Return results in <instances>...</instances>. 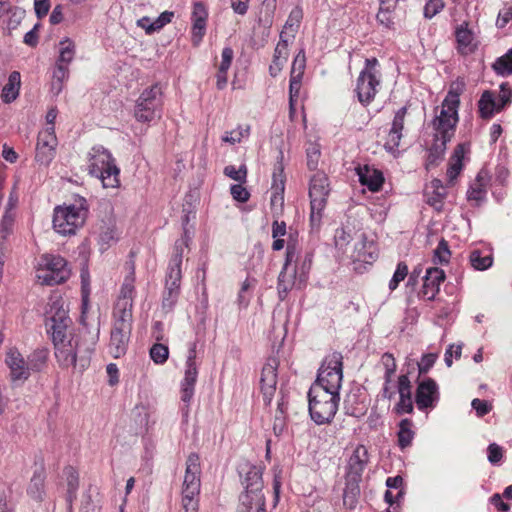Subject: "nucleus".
Instances as JSON below:
<instances>
[{
	"mask_svg": "<svg viewBox=\"0 0 512 512\" xmlns=\"http://www.w3.org/2000/svg\"><path fill=\"white\" fill-rule=\"evenodd\" d=\"M169 356V349L166 345L156 343L150 348V357L156 364H164Z\"/></svg>",
	"mask_w": 512,
	"mask_h": 512,
	"instance_id": "5fc2aeb1",
	"label": "nucleus"
},
{
	"mask_svg": "<svg viewBox=\"0 0 512 512\" xmlns=\"http://www.w3.org/2000/svg\"><path fill=\"white\" fill-rule=\"evenodd\" d=\"M349 257L353 261L372 263L377 258V248L373 241L367 240L364 234L359 235Z\"/></svg>",
	"mask_w": 512,
	"mask_h": 512,
	"instance_id": "c85d7f7f",
	"label": "nucleus"
},
{
	"mask_svg": "<svg viewBox=\"0 0 512 512\" xmlns=\"http://www.w3.org/2000/svg\"><path fill=\"white\" fill-rule=\"evenodd\" d=\"M199 494L182 493V506L185 512H198Z\"/></svg>",
	"mask_w": 512,
	"mask_h": 512,
	"instance_id": "338daca9",
	"label": "nucleus"
},
{
	"mask_svg": "<svg viewBox=\"0 0 512 512\" xmlns=\"http://www.w3.org/2000/svg\"><path fill=\"white\" fill-rule=\"evenodd\" d=\"M250 134V127L238 126L237 128L226 131L222 136V141L231 145L240 143L244 138H247Z\"/></svg>",
	"mask_w": 512,
	"mask_h": 512,
	"instance_id": "a18cd8bd",
	"label": "nucleus"
},
{
	"mask_svg": "<svg viewBox=\"0 0 512 512\" xmlns=\"http://www.w3.org/2000/svg\"><path fill=\"white\" fill-rule=\"evenodd\" d=\"M330 193V186L326 174L323 172L315 173L310 179L309 197H310V222L313 227H318L321 223L323 211L327 204V197Z\"/></svg>",
	"mask_w": 512,
	"mask_h": 512,
	"instance_id": "9b49d317",
	"label": "nucleus"
},
{
	"mask_svg": "<svg viewBox=\"0 0 512 512\" xmlns=\"http://www.w3.org/2000/svg\"><path fill=\"white\" fill-rule=\"evenodd\" d=\"M412 425L413 423L410 419H403L399 424L398 443L402 449L410 446L412 443V440L414 438Z\"/></svg>",
	"mask_w": 512,
	"mask_h": 512,
	"instance_id": "37998d69",
	"label": "nucleus"
},
{
	"mask_svg": "<svg viewBox=\"0 0 512 512\" xmlns=\"http://www.w3.org/2000/svg\"><path fill=\"white\" fill-rule=\"evenodd\" d=\"M335 246L338 250L342 251V253H348V245L352 239L351 234L347 232L345 229H337L335 233Z\"/></svg>",
	"mask_w": 512,
	"mask_h": 512,
	"instance_id": "bf43d9fd",
	"label": "nucleus"
},
{
	"mask_svg": "<svg viewBox=\"0 0 512 512\" xmlns=\"http://www.w3.org/2000/svg\"><path fill=\"white\" fill-rule=\"evenodd\" d=\"M196 342L189 344L188 355L184 367V377L180 384L181 401L184 403L182 412L188 416L189 406L194 397L199 365L196 362Z\"/></svg>",
	"mask_w": 512,
	"mask_h": 512,
	"instance_id": "ddd939ff",
	"label": "nucleus"
},
{
	"mask_svg": "<svg viewBox=\"0 0 512 512\" xmlns=\"http://www.w3.org/2000/svg\"><path fill=\"white\" fill-rule=\"evenodd\" d=\"M58 141L55 127L49 126L39 132L35 159L42 165L48 166L56 155Z\"/></svg>",
	"mask_w": 512,
	"mask_h": 512,
	"instance_id": "dca6fc26",
	"label": "nucleus"
},
{
	"mask_svg": "<svg viewBox=\"0 0 512 512\" xmlns=\"http://www.w3.org/2000/svg\"><path fill=\"white\" fill-rule=\"evenodd\" d=\"M302 18L303 12L301 8L295 7L294 9H292L284 25V34L286 33V31H289L293 35L298 30Z\"/></svg>",
	"mask_w": 512,
	"mask_h": 512,
	"instance_id": "09e8293b",
	"label": "nucleus"
},
{
	"mask_svg": "<svg viewBox=\"0 0 512 512\" xmlns=\"http://www.w3.org/2000/svg\"><path fill=\"white\" fill-rule=\"evenodd\" d=\"M446 191H426V201L432 206L435 210L441 211L444 204V199L446 198Z\"/></svg>",
	"mask_w": 512,
	"mask_h": 512,
	"instance_id": "13d9d810",
	"label": "nucleus"
},
{
	"mask_svg": "<svg viewBox=\"0 0 512 512\" xmlns=\"http://www.w3.org/2000/svg\"><path fill=\"white\" fill-rule=\"evenodd\" d=\"M21 76L18 71H13L8 77V82L2 89L1 98L4 103L13 102L19 95Z\"/></svg>",
	"mask_w": 512,
	"mask_h": 512,
	"instance_id": "f704fd0d",
	"label": "nucleus"
},
{
	"mask_svg": "<svg viewBox=\"0 0 512 512\" xmlns=\"http://www.w3.org/2000/svg\"><path fill=\"white\" fill-rule=\"evenodd\" d=\"M284 154L283 151L280 150L277 162L274 166L273 175H272V191H284L285 190V174H284V164H283Z\"/></svg>",
	"mask_w": 512,
	"mask_h": 512,
	"instance_id": "ea45409f",
	"label": "nucleus"
},
{
	"mask_svg": "<svg viewBox=\"0 0 512 512\" xmlns=\"http://www.w3.org/2000/svg\"><path fill=\"white\" fill-rule=\"evenodd\" d=\"M444 7V0H428L424 6V17L426 19H432L434 16L440 13Z\"/></svg>",
	"mask_w": 512,
	"mask_h": 512,
	"instance_id": "680f3d73",
	"label": "nucleus"
},
{
	"mask_svg": "<svg viewBox=\"0 0 512 512\" xmlns=\"http://www.w3.org/2000/svg\"><path fill=\"white\" fill-rule=\"evenodd\" d=\"M440 398L439 387L432 378H425L418 383L415 402L419 410L434 408Z\"/></svg>",
	"mask_w": 512,
	"mask_h": 512,
	"instance_id": "a211bd4d",
	"label": "nucleus"
},
{
	"mask_svg": "<svg viewBox=\"0 0 512 512\" xmlns=\"http://www.w3.org/2000/svg\"><path fill=\"white\" fill-rule=\"evenodd\" d=\"M70 276L66 260L53 254L42 255L36 269L37 280L42 285H56L63 283Z\"/></svg>",
	"mask_w": 512,
	"mask_h": 512,
	"instance_id": "1a4fd4ad",
	"label": "nucleus"
},
{
	"mask_svg": "<svg viewBox=\"0 0 512 512\" xmlns=\"http://www.w3.org/2000/svg\"><path fill=\"white\" fill-rule=\"evenodd\" d=\"M306 67V56L303 49H301L298 54L295 56L292 68H291V75L294 78H303V74Z\"/></svg>",
	"mask_w": 512,
	"mask_h": 512,
	"instance_id": "6e6d98bb",
	"label": "nucleus"
},
{
	"mask_svg": "<svg viewBox=\"0 0 512 512\" xmlns=\"http://www.w3.org/2000/svg\"><path fill=\"white\" fill-rule=\"evenodd\" d=\"M127 266L129 272L123 280L112 314L133 317V302L136 295L135 267L133 261L128 262Z\"/></svg>",
	"mask_w": 512,
	"mask_h": 512,
	"instance_id": "2eb2a0df",
	"label": "nucleus"
},
{
	"mask_svg": "<svg viewBox=\"0 0 512 512\" xmlns=\"http://www.w3.org/2000/svg\"><path fill=\"white\" fill-rule=\"evenodd\" d=\"M200 474V458L197 454L191 453L186 460L182 493L200 494Z\"/></svg>",
	"mask_w": 512,
	"mask_h": 512,
	"instance_id": "aec40b11",
	"label": "nucleus"
},
{
	"mask_svg": "<svg viewBox=\"0 0 512 512\" xmlns=\"http://www.w3.org/2000/svg\"><path fill=\"white\" fill-rule=\"evenodd\" d=\"M192 241V234L188 229H184L182 236L175 241L174 247H173V253L170 258L167 272H176L177 274L182 275V261H183V255L186 250L189 249V244Z\"/></svg>",
	"mask_w": 512,
	"mask_h": 512,
	"instance_id": "bb28decb",
	"label": "nucleus"
},
{
	"mask_svg": "<svg viewBox=\"0 0 512 512\" xmlns=\"http://www.w3.org/2000/svg\"><path fill=\"white\" fill-rule=\"evenodd\" d=\"M88 172L98 178L104 188H116L120 184V169L109 150L96 145L88 152Z\"/></svg>",
	"mask_w": 512,
	"mask_h": 512,
	"instance_id": "7ed1b4c3",
	"label": "nucleus"
},
{
	"mask_svg": "<svg viewBox=\"0 0 512 512\" xmlns=\"http://www.w3.org/2000/svg\"><path fill=\"white\" fill-rule=\"evenodd\" d=\"M469 260H470L471 266L475 270H479V271L487 270L493 264L492 254L490 252H483L478 249L471 251Z\"/></svg>",
	"mask_w": 512,
	"mask_h": 512,
	"instance_id": "58836bf2",
	"label": "nucleus"
},
{
	"mask_svg": "<svg viewBox=\"0 0 512 512\" xmlns=\"http://www.w3.org/2000/svg\"><path fill=\"white\" fill-rule=\"evenodd\" d=\"M181 274L175 271L166 273L165 290L162 299V309L166 312H171L175 307L180 294Z\"/></svg>",
	"mask_w": 512,
	"mask_h": 512,
	"instance_id": "b1692460",
	"label": "nucleus"
},
{
	"mask_svg": "<svg viewBox=\"0 0 512 512\" xmlns=\"http://www.w3.org/2000/svg\"><path fill=\"white\" fill-rule=\"evenodd\" d=\"M493 69L498 75L508 76L512 74V48L493 64Z\"/></svg>",
	"mask_w": 512,
	"mask_h": 512,
	"instance_id": "49530a36",
	"label": "nucleus"
},
{
	"mask_svg": "<svg viewBox=\"0 0 512 512\" xmlns=\"http://www.w3.org/2000/svg\"><path fill=\"white\" fill-rule=\"evenodd\" d=\"M71 323L72 321L64 309H58L54 315L46 319V329L51 335L53 344L70 339L68 328Z\"/></svg>",
	"mask_w": 512,
	"mask_h": 512,
	"instance_id": "6ab92c4d",
	"label": "nucleus"
},
{
	"mask_svg": "<svg viewBox=\"0 0 512 512\" xmlns=\"http://www.w3.org/2000/svg\"><path fill=\"white\" fill-rule=\"evenodd\" d=\"M451 252L448 243L442 239L434 250L433 261L435 264H447L450 260Z\"/></svg>",
	"mask_w": 512,
	"mask_h": 512,
	"instance_id": "864d4df0",
	"label": "nucleus"
},
{
	"mask_svg": "<svg viewBox=\"0 0 512 512\" xmlns=\"http://www.w3.org/2000/svg\"><path fill=\"white\" fill-rule=\"evenodd\" d=\"M368 462L367 448L364 445H357L348 460L347 479L359 481Z\"/></svg>",
	"mask_w": 512,
	"mask_h": 512,
	"instance_id": "5701e85b",
	"label": "nucleus"
},
{
	"mask_svg": "<svg viewBox=\"0 0 512 512\" xmlns=\"http://www.w3.org/2000/svg\"><path fill=\"white\" fill-rule=\"evenodd\" d=\"M283 405V402L278 403V409L274 418L273 431L276 436L282 435L286 427Z\"/></svg>",
	"mask_w": 512,
	"mask_h": 512,
	"instance_id": "69168bd1",
	"label": "nucleus"
},
{
	"mask_svg": "<svg viewBox=\"0 0 512 512\" xmlns=\"http://www.w3.org/2000/svg\"><path fill=\"white\" fill-rule=\"evenodd\" d=\"M162 88L159 84L143 90L136 101L134 116L139 122H151L162 115Z\"/></svg>",
	"mask_w": 512,
	"mask_h": 512,
	"instance_id": "9d476101",
	"label": "nucleus"
},
{
	"mask_svg": "<svg viewBox=\"0 0 512 512\" xmlns=\"http://www.w3.org/2000/svg\"><path fill=\"white\" fill-rule=\"evenodd\" d=\"M445 280V272L437 267L426 270L422 286V295L427 300H434L440 291V285Z\"/></svg>",
	"mask_w": 512,
	"mask_h": 512,
	"instance_id": "cd10ccee",
	"label": "nucleus"
},
{
	"mask_svg": "<svg viewBox=\"0 0 512 512\" xmlns=\"http://www.w3.org/2000/svg\"><path fill=\"white\" fill-rule=\"evenodd\" d=\"M308 397L311 419L318 425L330 423L338 410L340 395L311 386Z\"/></svg>",
	"mask_w": 512,
	"mask_h": 512,
	"instance_id": "20e7f679",
	"label": "nucleus"
},
{
	"mask_svg": "<svg viewBox=\"0 0 512 512\" xmlns=\"http://www.w3.org/2000/svg\"><path fill=\"white\" fill-rule=\"evenodd\" d=\"M357 174L360 183L367 186L370 191L376 192L382 187L384 177L381 171L365 165L357 168Z\"/></svg>",
	"mask_w": 512,
	"mask_h": 512,
	"instance_id": "7c9ffc66",
	"label": "nucleus"
},
{
	"mask_svg": "<svg viewBox=\"0 0 512 512\" xmlns=\"http://www.w3.org/2000/svg\"><path fill=\"white\" fill-rule=\"evenodd\" d=\"M512 91L508 82L500 85V93L485 90L478 101V112L481 118L490 119L511 102Z\"/></svg>",
	"mask_w": 512,
	"mask_h": 512,
	"instance_id": "4468645a",
	"label": "nucleus"
},
{
	"mask_svg": "<svg viewBox=\"0 0 512 512\" xmlns=\"http://www.w3.org/2000/svg\"><path fill=\"white\" fill-rule=\"evenodd\" d=\"M69 77V68L56 64L53 71V79L51 83V91L54 95H58L64 86V82Z\"/></svg>",
	"mask_w": 512,
	"mask_h": 512,
	"instance_id": "c03bdc74",
	"label": "nucleus"
},
{
	"mask_svg": "<svg viewBox=\"0 0 512 512\" xmlns=\"http://www.w3.org/2000/svg\"><path fill=\"white\" fill-rule=\"evenodd\" d=\"M133 317L112 314V327L108 352L114 358L124 356L128 350Z\"/></svg>",
	"mask_w": 512,
	"mask_h": 512,
	"instance_id": "f8f14e48",
	"label": "nucleus"
},
{
	"mask_svg": "<svg viewBox=\"0 0 512 512\" xmlns=\"http://www.w3.org/2000/svg\"><path fill=\"white\" fill-rule=\"evenodd\" d=\"M75 56V44L66 38L60 41L59 57L56 64L68 67Z\"/></svg>",
	"mask_w": 512,
	"mask_h": 512,
	"instance_id": "79ce46f5",
	"label": "nucleus"
},
{
	"mask_svg": "<svg viewBox=\"0 0 512 512\" xmlns=\"http://www.w3.org/2000/svg\"><path fill=\"white\" fill-rule=\"evenodd\" d=\"M399 401L395 406V411L397 414H410L413 412V402L411 391L402 392L399 391Z\"/></svg>",
	"mask_w": 512,
	"mask_h": 512,
	"instance_id": "3c124183",
	"label": "nucleus"
},
{
	"mask_svg": "<svg viewBox=\"0 0 512 512\" xmlns=\"http://www.w3.org/2000/svg\"><path fill=\"white\" fill-rule=\"evenodd\" d=\"M297 232H289L287 241L286 258L284 266L278 277V294L281 300H284L289 291L293 288L301 289L305 283L298 281V270L292 268L294 257L297 256Z\"/></svg>",
	"mask_w": 512,
	"mask_h": 512,
	"instance_id": "6e6552de",
	"label": "nucleus"
},
{
	"mask_svg": "<svg viewBox=\"0 0 512 512\" xmlns=\"http://www.w3.org/2000/svg\"><path fill=\"white\" fill-rule=\"evenodd\" d=\"M245 489L248 492L253 493V498L256 500L260 499V493L262 491L263 482H262V474L257 467H251L249 471L246 473L244 479Z\"/></svg>",
	"mask_w": 512,
	"mask_h": 512,
	"instance_id": "c9c22d12",
	"label": "nucleus"
},
{
	"mask_svg": "<svg viewBox=\"0 0 512 512\" xmlns=\"http://www.w3.org/2000/svg\"><path fill=\"white\" fill-rule=\"evenodd\" d=\"M14 222L15 213L10 209H6L0 223V233L2 242L13 232Z\"/></svg>",
	"mask_w": 512,
	"mask_h": 512,
	"instance_id": "8fccbe9b",
	"label": "nucleus"
},
{
	"mask_svg": "<svg viewBox=\"0 0 512 512\" xmlns=\"http://www.w3.org/2000/svg\"><path fill=\"white\" fill-rule=\"evenodd\" d=\"M407 274H408L407 265L403 262L398 263L397 268L394 272V275L389 282V289L392 291L395 290L398 287L399 283L405 279Z\"/></svg>",
	"mask_w": 512,
	"mask_h": 512,
	"instance_id": "0e129e2a",
	"label": "nucleus"
},
{
	"mask_svg": "<svg viewBox=\"0 0 512 512\" xmlns=\"http://www.w3.org/2000/svg\"><path fill=\"white\" fill-rule=\"evenodd\" d=\"M343 356L333 352L325 357L318 370L316 381L312 386H318L333 394H339L343 380Z\"/></svg>",
	"mask_w": 512,
	"mask_h": 512,
	"instance_id": "39448f33",
	"label": "nucleus"
},
{
	"mask_svg": "<svg viewBox=\"0 0 512 512\" xmlns=\"http://www.w3.org/2000/svg\"><path fill=\"white\" fill-rule=\"evenodd\" d=\"M116 239V228L113 224L109 223L101 227L99 233V241L102 245H110Z\"/></svg>",
	"mask_w": 512,
	"mask_h": 512,
	"instance_id": "774afa93",
	"label": "nucleus"
},
{
	"mask_svg": "<svg viewBox=\"0 0 512 512\" xmlns=\"http://www.w3.org/2000/svg\"><path fill=\"white\" fill-rule=\"evenodd\" d=\"M86 216L87 208L84 199L79 204L58 206L54 210L53 228L62 235L74 234L83 225Z\"/></svg>",
	"mask_w": 512,
	"mask_h": 512,
	"instance_id": "423d86ee",
	"label": "nucleus"
},
{
	"mask_svg": "<svg viewBox=\"0 0 512 512\" xmlns=\"http://www.w3.org/2000/svg\"><path fill=\"white\" fill-rule=\"evenodd\" d=\"M5 363L10 369V378L12 382H24L29 378L30 368L17 349H10L7 352Z\"/></svg>",
	"mask_w": 512,
	"mask_h": 512,
	"instance_id": "412c9836",
	"label": "nucleus"
},
{
	"mask_svg": "<svg viewBox=\"0 0 512 512\" xmlns=\"http://www.w3.org/2000/svg\"><path fill=\"white\" fill-rule=\"evenodd\" d=\"M207 20V7L202 2H195L191 14V39L195 46L199 45L206 33Z\"/></svg>",
	"mask_w": 512,
	"mask_h": 512,
	"instance_id": "4be33fe9",
	"label": "nucleus"
},
{
	"mask_svg": "<svg viewBox=\"0 0 512 512\" xmlns=\"http://www.w3.org/2000/svg\"><path fill=\"white\" fill-rule=\"evenodd\" d=\"M312 257L313 255L310 252L301 253L299 243L297 242V256L294 257V261L292 264L294 266L293 269L298 270V281L300 283H306L309 270L312 265Z\"/></svg>",
	"mask_w": 512,
	"mask_h": 512,
	"instance_id": "72a5a7b5",
	"label": "nucleus"
},
{
	"mask_svg": "<svg viewBox=\"0 0 512 512\" xmlns=\"http://www.w3.org/2000/svg\"><path fill=\"white\" fill-rule=\"evenodd\" d=\"M381 364L385 371L384 380L386 381V384H390L397 368L394 356L388 352L384 353L381 357Z\"/></svg>",
	"mask_w": 512,
	"mask_h": 512,
	"instance_id": "603ef678",
	"label": "nucleus"
},
{
	"mask_svg": "<svg viewBox=\"0 0 512 512\" xmlns=\"http://www.w3.org/2000/svg\"><path fill=\"white\" fill-rule=\"evenodd\" d=\"M6 14L16 17L17 22H20L24 16V10L13 6L9 1L0 0V18Z\"/></svg>",
	"mask_w": 512,
	"mask_h": 512,
	"instance_id": "e2e57ef3",
	"label": "nucleus"
},
{
	"mask_svg": "<svg viewBox=\"0 0 512 512\" xmlns=\"http://www.w3.org/2000/svg\"><path fill=\"white\" fill-rule=\"evenodd\" d=\"M306 155L308 168L310 170H315L321 156L320 146L318 144L311 143L306 149Z\"/></svg>",
	"mask_w": 512,
	"mask_h": 512,
	"instance_id": "052dcab7",
	"label": "nucleus"
},
{
	"mask_svg": "<svg viewBox=\"0 0 512 512\" xmlns=\"http://www.w3.org/2000/svg\"><path fill=\"white\" fill-rule=\"evenodd\" d=\"M486 174L482 171L478 173L475 181L471 184L467 191V197L470 201L480 202L486 195Z\"/></svg>",
	"mask_w": 512,
	"mask_h": 512,
	"instance_id": "4c0bfd02",
	"label": "nucleus"
},
{
	"mask_svg": "<svg viewBox=\"0 0 512 512\" xmlns=\"http://www.w3.org/2000/svg\"><path fill=\"white\" fill-rule=\"evenodd\" d=\"M455 38L457 42V50L462 55H469L476 51L477 41L476 34L469 27V23L464 21L455 29Z\"/></svg>",
	"mask_w": 512,
	"mask_h": 512,
	"instance_id": "393cba45",
	"label": "nucleus"
},
{
	"mask_svg": "<svg viewBox=\"0 0 512 512\" xmlns=\"http://www.w3.org/2000/svg\"><path fill=\"white\" fill-rule=\"evenodd\" d=\"M46 473L43 467L35 469L27 487L28 496L36 502H42L45 498Z\"/></svg>",
	"mask_w": 512,
	"mask_h": 512,
	"instance_id": "c756f323",
	"label": "nucleus"
},
{
	"mask_svg": "<svg viewBox=\"0 0 512 512\" xmlns=\"http://www.w3.org/2000/svg\"><path fill=\"white\" fill-rule=\"evenodd\" d=\"M467 152V148L464 144H459L454 149L453 154L449 160V167L447 169V178L450 185L454 184L459 174L463 169V159Z\"/></svg>",
	"mask_w": 512,
	"mask_h": 512,
	"instance_id": "473e14b6",
	"label": "nucleus"
},
{
	"mask_svg": "<svg viewBox=\"0 0 512 512\" xmlns=\"http://www.w3.org/2000/svg\"><path fill=\"white\" fill-rule=\"evenodd\" d=\"M288 41L284 38V31L280 34V40L276 45L273 60L269 67V73L272 77H276L282 70L288 59Z\"/></svg>",
	"mask_w": 512,
	"mask_h": 512,
	"instance_id": "2f4dec72",
	"label": "nucleus"
},
{
	"mask_svg": "<svg viewBox=\"0 0 512 512\" xmlns=\"http://www.w3.org/2000/svg\"><path fill=\"white\" fill-rule=\"evenodd\" d=\"M466 87L462 78L453 81L440 107L434 109L435 116L432 120L434 130V143L429 150L426 166L437 165L446 149V144L455 134L458 123V109L460 106V96Z\"/></svg>",
	"mask_w": 512,
	"mask_h": 512,
	"instance_id": "f257e3e1",
	"label": "nucleus"
},
{
	"mask_svg": "<svg viewBox=\"0 0 512 512\" xmlns=\"http://www.w3.org/2000/svg\"><path fill=\"white\" fill-rule=\"evenodd\" d=\"M407 114V108L401 107L394 115L388 138L385 143V149L392 154L398 151L400 141L402 139V131L404 129V119Z\"/></svg>",
	"mask_w": 512,
	"mask_h": 512,
	"instance_id": "a878e982",
	"label": "nucleus"
},
{
	"mask_svg": "<svg viewBox=\"0 0 512 512\" xmlns=\"http://www.w3.org/2000/svg\"><path fill=\"white\" fill-rule=\"evenodd\" d=\"M63 473L67 484L66 501L71 509L72 502L76 499V493L79 487V475L72 466L65 467Z\"/></svg>",
	"mask_w": 512,
	"mask_h": 512,
	"instance_id": "e433bc0d",
	"label": "nucleus"
},
{
	"mask_svg": "<svg viewBox=\"0 0 512 512\" xmlns=\"http://www.w3.org/2000/svg\"><path fill=\"white\" fill-rule=\"evenodd\" d=\"M279 361L270 357L264 364L260 375V391L265 405H269L275 395L277 386V369Z\"/></svg>",
	"mask_w": 512,
	"mask_h": 512,
	"instance_id": "f3484780",
	"label": "nucleus"
},
{
	"mask_svg": "<svg viewBox=\"0 0 512 512\" xmlns=\"http://www.w3.org/2000/svg\"><path fill=\"white\" fill-rule=\"evenodd\" d=\"M87 338L84 342L74 341L73 338L54 344L55 357L62 368L76 366L77 362L81 369H85L90 356L99 340V326L94 332H86Z\"/></svg>",
	"mask_w": 512,
	"mask_h": 512,
	"instance_id": "f03ea898",
	"label": "nucleus"
},
{
	"mask_svg": "<svg viewBox=\"0 0 512 512\" xmlns=\"http://www.w3.org/2000/svg\"><path fill=\"white\" fill-rule=\"evenodd\" d=\"M360 490L357 480L347 479L346 486L343 492V505L347 509H354L358 503V496Z\"/></svg>",
	"mask_w": 512,
	"mask_h": 512,
	"instance_id": "a19ab883",
	"label": "nucleus"
},
{
	"mask_svg": "<svg viewBox=\"0 0 512 512\" xmlns=\"http://www.w3.org/2000/svg\"><path fill=\"white\" fill-rule=\"evenodd\" d=\"M379 62L376 58L365 60V67L360 72L357 83L356 93L359 102L367 106L375 98L381 86V74L378 70Z\"/></svg>",
	"mask_w": 512,
	"mask_h": 512,
	"instance_id": "0eeeda50",
	"label": "nucleus"
},
{
	"mask_svg": "<svg viewBox=\"0 0 512 512\" xmlns=\"http://www.w3.org/2000/svg\"><path fill=\"white\" fill-rule=\"evenodd\" d=\"M48 358V351L46 349L35 350L28 357V367L30 371H40L46 364Z\"/></svg>",
	"mask_w": 512,
	"mask_h": 512,
	"instance_id": "de8ad7c7",
	"label": "nucleus"
},
{
	"mask_svg": "<svg viewBox=\"0 0 512 512\" xmlns=\"http://www.w3.org/2000/svg\"><path fill=\"white\" fill-rule=\"evenodd\" d=\"M223 173L239 183H244L247 179V167L245 165H241L239 168H236L234 165H228L224 168Z\"/></svg>",
	"mask_w": 512,
	"mask_h": 512,
	"instance_id": "4d7b16f0",
	"label": "nucleus"
}]
</instances>
